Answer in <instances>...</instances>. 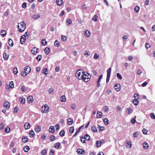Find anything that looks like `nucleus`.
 Masks as SVG:
<instances>
[{"label": "nucleus", "instance_id": "nucleus-1", "mask_svg": "<svg viewBox=\"0 0 155 155\" xmlns=\"http://www.w3.org/2000/svg\"><path fill=\"white\" fill-rule=\"evenodd\" d=\"M18 30L20 32H23L26 28V24L24 21L19 23L18 25Z\"/></svg>", "mask_w": 155, "mask_h": 155}, {"label": "nucleus", "instance_id": "nucleus-2", "mask_svg": "<svg viewBox=\"0 0 155 155\" xmlns=\"http://www.w3.org/2000/svg\"><path fill=\"white\" fill-rule=\"evenodd\" d=\"M29 32H27L25 33V35H22L21 36L20 39V42L21 44H23L25 41L26 38L28 37V35Z\"/></svg>", "mask_w": 155, "mask_h": 155}, {"label": "nucleus", "instance_id": "nucleus-3", "mask_svg": "<svg viewBox=\"0 0 155 155\" xmlns=\"http://www.w3.org/2000/svg\"><path fill=\"white\" fill-rule=\"evenodd\" d=\"M87 74H88V76L90 75V74H88V73H87ZM82 75H81V76L80 77V79H83L84 80V81L85 82L88 81L90 79L91 76L90 75V77H89L88 76L87 78H86L87 76L86 74L84 73H84H82Z\"/></svg>", "mask_w": 155, "mask_h": 155}, {"label": "nucleus", "instance_id": "nucleus-4", "mask_svg": "<svg viewBox=\"0 0 155 155\" xmlns=\"http://www.w3.org/2000/svg\"><path fill=\"white\" fill-rule=\"evenodd\" d=\"M49 107L48 106L47 104L45 105L44 106H43L41 108V111L43 113H46L48 111Z\"/></svg>", "mask_w": 155, "mask_h": 155}, {"label": "nucleus", "instance_id": "nucleus-5", "mask_svg": "<svg viewBox=\"0 0 155 155\" xmlns=\"http://www.w3.org/2000/svg\"><path fill=\"white\" fill-rule=\"evenodd\" d=\"M81 72H82V73H84V70L82 69H79L78 70L76 73V76L78 78L79 80H80V77L81 75Z\"/></svg>", "mask_w": 155, "mask_h": 155}, {"label": "nucleus", "instance_id": "nucleus-6", "mask_svg": "<svg viewBox=\"0 0 155 155\" xmlns=\"http://www.w3.org/2000/svg\"><path fill=\"white\" fill-rule=\"evenodd\" d=\"M38 49L35 47H34L32 48L31 50V52L33 54H36L38 52Z\"/></svg>", "mask_w": 155, "mask_h": 155}, {"label": "nucleus", "instance_id": "nucleus-7", "mask_svg": "<svg viewBox=\"0 0 155 155\" xmlns=\"http://www.w3.org/2000/svg\"><path fill=\"white\" fill-rule=\"evenodd\" d=\"M114 87L115 90L117 91H119L120 89V84H116L114 86Z\"/></svg>", "mask_w": 155, "mask_h": 155}, {"label": "nucleus", "instance_id": "nucleus-8", "mask_svg": "<svg viewBox=\"0 0 155 155\" xmlns=\"http://www.w3.org/2000/svg\"><path fill=\"white\" fill-rule=\"evenodd\" d=\"M31 70L29 66H27L25 68L24 71L28 74L30 72Z\"/></svg>", "mask_w": 155, "mask_h": 155}, {"label": "nucleus", "instance_id": "nucleus-9", "mask_svg": "<svg viewBox=\"0 0 155 155\" xmlns=\"http://www.w3.org/2000/svg\"><path fill=\"white\" fill-rule=\"evenodd\" d=\"M41 127L38 125H37L35 128V131L37 133H39L41 131Z\"/></svg>", "mask_w": 155, "mask_h": 155}, {"label": "nucleus", "instance_id": "nucleus-10", "mask_svg": "<svg viewBox=\"0 0 155 155\" xmlns=\"http://www.w3.org/2000/svg\"><path fill=\"white\" fill-rule=\"evenodd\" d=\"M27 100L29 103H32L33 101V97L31 96H29L27 98Z\"/></svg>", "mask_w": 155, "mask_h": 155}, {"label": "nucleus", "instance_id": "nucleus-11", "mask_svg": "<svg viewBox=\"0 0 155 155\" xmlns=\"http://www.w3.org/2000/svg\"><path fill=\"white\" fill-rule=\"evenodd\" d=\"M4 106L7 109H9L10 107V104L9 103L8 101H5L4 104Z\"/></svg>", "mask_w": 155, "mask_h": 155}, {"label": "nucleus", "instance_id": "nucleus-12", "mask_svg": "<svg viewBox=\"0 0 155 155\" xmlns=\"http://www.w3.org/2000/svg\"><path fill=\"white\" fill-rule=\"evenodd\" d=\"M40 17V15L39 14H35L32 16V18L35 19H37Z\"/></svg>", "mask_w": 155, "mask_h": 155}, {"label": "nucleus", "instance_id": "nucleus-13", "mask_svg": "<svg viewBox=\"0 0 155 155\" xmlns=\"http://www.w3.org/2000/svg\"><path fill=\"white\" fill-rule=\"evenodd\" d=\"M143 148L145 149H148L149 147V146L148 144L146 142H145L143 143Z\"/></svg>", "mask_w": 155, "mask_h": 155}, {"label": "nucleus", "instance_id": "nucleus-14", "mask_svg": "<svg viewBox=\"0 0 155 155\" xmlns=\"http://www.w3.org/2000/svg\"><path fill=\"white\" fill-rule=\"evenodd\" d=\"M103 116V114L101 111H98L97 112V118H101Z\"/></svg>", "mask_w": 155, "mask_h": 155}, {"label": "nucleus", "instance_id": "nucleus-15", "mask_svg": "<svg viewBox=\"0 0 155 155\" xmlns=\"http://www.w3.org/2000/svg\"><path fill=\"white\" fill-rule=\"evenodd\" d=\"M54 128L53 126H51L50 127L49 132L51 133H53L54 132Z\"/></svg>", "mask_w": 155, "mask_h": 155}, {"label": "nucleus", "instance_id": "nucleus-16", "mask_svg": "<svg viewBox=\"0 0 155 155\" xmlns=\"http://www.w3.org/2000/svg\"><path fill=\"white\" fill-rule=\"evenodd\" d=\"M56 3L59 6H61L63 4V0H56Z\"/></svg>", "mask_w": 155, "mask_h": 155}, {"label": "nucleus", "instance_id": "nucleus-17", "mask_svg": "<svg viewBox=\"0 0 155 155\" xmlns=\"http://www.w3.org/2000/svg\"><path fill=\"white\" fill-rule=\"evenodd\" d=\"M22 140L23 142L24 143H26L28 140V137L26 136H23L22 138Z\"/></svg>", "mask_w": 155, "mask_h": 155}, {"label": "nucleus", "instance_id": "nucleus-18", "mask_svg": "<svg viewBox=\"0 0 155 155\" xmlns=\"http://www.w3.org/2000/svg\"><path fill=\"white\" fill-rule=\"evenodd\" d=\"M24 127L26 130L29 129L30 127V124L29 123L26 122L25 123Z\"/></svg>", "mask_w": 155, "mask_h": 155}, {"label": "nucleus", "instance_id": "nucleus-19", "mask_svg": "<svg viewBox=\"0 0 155 155\" xmlns=\"http://www.w3.org/2000/svg\"><path fill=\"white\" fill-rule=\"evenodd\" d=\"M83 138L85 140H86L88 141L90 139V137L88 134H86L84 135Z\"/></svg>", "mask_w": 155, "mask_h": 155}, {"label": "nucleus", "instance_id": "nucleus-20", "mask_svg": "<svg viewBox=\"0 0 155 155\" xmlns=\"http://www.w3.org/2000/svg\"><path fill=\"white\" fill-rule=\"evenodd\" d=\"M60 100L62 102H65L66 101L65 96L64 95H62L60 98Z\"/></svg>", "mask_w": 155, "mask_h": 155}, {"label": "nucleus", "instance_id": "nucleus-21", "mask_svg": "<svg viewBox=\"0 0 155 155\" xmlns=\"http://www.w3.org/2000/svg\"><path fill=\"white\" fill-rule=\"evenodd\" d=\"M50 49L48 47H47L44 49V51L45 54L47 55L49 53Z\"/></svg>", "mask_w": 155, "mask_h": 155}, {"label": "nucleus", "instance_id": "nucleus-22", "mask_svg": "<svg viewBox=\"0 0 155 155\" xmlns=\"http://www.w3.org/2000/svg\"><path fill=\"white\" fill-rule=\"evenodd\" d=\"M56 139V137L54 135H52L50 137V140L51 141H53Z\"/></svg>", "mask_w": 155, "mask_h": 155}, {"label": "nucleus", "instance_id": "nucleus-23", "mask_svg": "<svg viewBox=\"0 0 155 155\" xmlns=\"http://www.w3.org/2000/svg\"><path fill=\"white\" fill-rule=\"evenodd\" d=\"M73 122V120L71 118H69L68 119L67 121V123L69 125H71Z\"/></svg>", "mask_w": 155, "mask_h": 155}, {"label": "nucleus", "instance_id": "nucleus-24", "mask_svg": "<svg viewBox=\"0 0 155 155\" xmlns=\"http://www.w3.org/2000/svg\"><path fill=\"white\" fill-rule=\"evenodd\" d=\"M138 98H137L136 99H134L133 101V103L134 104V105H137L139 103V101H138Z\"/></svg>", "mask_w": 155, "mask_h": 155}, {"label": "nucleus", "instance_id": "nucleus-25", "mask_svg": "<svg viewBox=\"0 0 155 155\" xmlns=\"http://www.w3.org/2000/svg\"><path fill=\"white\" fill-rule=\"evenodd\" d=\"M101 141L100 140H97L96 142V145L98 147H99L101 146Z\"/></svg>", "mask_w": 155, "mask_h": 155}, {"label": "nucleus", "instance_id": "nucleus-26", "mask_svg": "<svg viewBox=\"0 0 155 155\" xmlns=\"http://www.w3.org/2000/svg\"><path fill=\"white\" fill-rule=\"evenodd\" d=\"M6 32L5 30H2L1 31V34L2 37H4L6 35Z\"/></svg>", "mask_w": 155, "mask_h": 155}, {"label": "nucleus", "instance_id": "nucleus-27", "mask_svg": "<svg viewBox=\"0 0 155 155\" xmlns=\"http://www.w3.org/2000/svg\"><path fill=\"white\" fill-rule=\"evenodd\" d=\"M91 130L94 132H96L97 131V130L95 126H93L91 127Z\"/></svg>", "mask_w": 155, "mask_h": 155}, {"label": "nucleus", "instance_id": "nucleus-28", "mask_svg": "<svg viewBox=\"0 0 155 155\" xmlns=\"http://www.w3.org/2000/svg\"><path fill=\"white\" fill-rule=\"evenodd\" d=\"M111 68H110L108 69L107 71V76H110L111 72Z\"/></svg>", "mask_w": 155, "mask_h": 155}, {"label": "nucleus", "instance_id": "nucleus-29", "mask_svg": "<svg viewBox=\"0 0 155 155\" xmlns=\"http://www.w3.org/2000/svg\"><path fill=\"white\" fill-rule=\"evenodd\" d=\"M3 58L5 60H7L8 58V55L6 53H5L3 54Z\"/></svg>", "mask_w": 155, "mask_h": 155}, {"label": "nucleus", "instance_id": "nucleus-30", "mask_svg": "<svg viewBox=\"0 0 155 155\" xmlns=\"http://www.w3.org/2000/svg\"><path fill=\"white\" fill-rule=\"evenodd\" d=\"M42 73L46 75H47L48 73V69L47 68L44 69L43 70Z\"/></svg>", "mask_w": 155, "mask_h": 155}, {"label": "nucleus", "instance_id": "nucleus-31", "mask_svg": "<svg viewBox=\"0 0 155 155\" xmlns=\"http://www.w3.org/2000/svg\"><path fill=\"white\" fill-rule=\"evenodd\" d=\"M30 148L28 146H26L23 149V150L25 152H27L28 151Z\"/></svg>", "mask_w": 155, "mask_h": 155}, {"label": "nucleus", "instance_id": "nucleus-32", "mask_svg": "<svg viewBox=\"0 0 155 155\" xmlns=\"http://www.w3.org/2000/svg\"><path fill=\"white\" fill-rule=\"evenodd\" d=\"M20 100H21L20 102L21 104H24L25 102V99L22 97H21L20 98Z\"/></svg>", "mask_w": 155, "mask_h": 155}, {"label": "nucleus", "instance_id": "nucleus-33", "mask_svg": "<svg viewBox=\"0 0 155 155\" xmlns=\"http://www.w3.org/2000/svg\"><path fill=\"white\" fill-rule=\"evenodd\" d=\"M61 39L63 41H65L67 40V37L64 35H62L61 36Z\"/></svg>", "mask_w": 155, "mask_h": 155}, {"label": "nucleus", "instance_id": "nucleus-34", "mask_svg": "<svg viewBox=\"0 0 155 155\" xmlns=\"http://www.w3.org/2000/svg\"><path fill=\"white\" fill-rule=\"evenodd\" d=\"M84 35H86V37H88L90 35V32L88 30H86L85 32Z\"/></svg>", "mask_w": 155, "mask_h": 155}, {"label": "nucleus", "instance_id": "nucleus-35", "mask_svg": "<svg viewBox=\"0 0 155 155\" xmlns=\"http://www.w3.org/2000/svg\"><path fill=\"white\" fill-rule=\"evenodd\" d=\"M47 42L45 39H42L41 41V44L42 45H45L47 44Z\"/></svg>", "mask_w": 155, "mask_h": 155}, {"label": "nucleus", "instance_id": "nucleus-36", "mask_svg": "<svg viewBox=\"0 0 155 155\" xmlns=\"http://www.w3.org/2000/svg\"><path fill=\"white\" fill-rule=\"evenodd\" d=\"M65 131L64 130H61L59 133V135L62 137H63L64 136Z\"/></svg>", "mask_w": 155, "mask_h": 155}, {"label": "nucleus", "instance_id": "nucleus-37", "mask_svg": "<svg viewBox=\"0 0 155 155\" xmlns=\"http://www.w3.org/2000/svg\"><path fill=\"white\" fill-rule=\"evenodd\" d=\"M127 110L128 111V114H130L132 112V109L130 107L128 108L127 109Z\"/></svg>", "mask_w": 155, "mask_h": 155}, {"label": "nucleus", "instance_id": "nucleus-38", "mask_svg": "<svg viewBox=\"0 0 155 155\" xmlns=\"http://www.w3.org/2000/svg\"><path fill=\"white\" fill-rule=\"evenodd\" d=\"M42 57V55H39L36 58V59L38 61H41Z\"/></svg>", "mask_w": 155, "mask_h": 155}, {"label": "nucleus", "instance_id": "nucleus-39", "mask_svg": "<svg viewBox=\"0 0 155 155\" xmlns=\"http://www.w3.org/2000/svg\"><path fill=\"white\" fill-rule=\"evenodd\" d=\"M54 45L55 46L57 47H59L60 45V43L58 42L57 40H55L54 42Z\"/></svg>", "mask_w": 155, "mask_h": 155}, {"label": "nucleus", "instance_id": "nucleus-40", "mask_svg": "<svg viewBox=\"0 0 155 155\" xmlns=\"http://www.w3.org/2000/svg\"><path fill=\"white\" fill-rule=\"evenodd\" d=\"M140 9V7L137 5L134 8V11L136 12H139Z\"/></svg>", "mask_w": 155, "mask_h": 155}, {"label": "nucleus", "instance_id": "nucleus-41", "mask_svg": "<svg viewBox=\"0 0 155 155\" xmlns=\"http://www.w3.org/2000/svg\"><path fill=\"white\" fill-rule=\"evenodd\" d=\"M97 128L99 129L100 131H102L104 129V127H103L99 125L97 126Z\"/></svg>", "mask_w": 155, "mask_h": 155}, {"label": "nucleus", "instance_id": "nucleus-42", "mask_svg": "<svg viewBox=\"0 0 155 155\" xmlns=\"http://www.w3.org/2000/svg\"><path fill=\"white\" fill-rule=\"evenodd\" d=\"M10 129L9 127H7L5 129V132L7 133H9L10 131Z\"/></svg>", "mask_w": 155, "mask_h": 155}, {"label": "nucleus", "instance_id": "nucleus-43", "mask_svg": "<svg viewBox=\"0 0 155 155\" xmlns=\"http://www.w3.org/2000/svg\"><path fill=\"white\" fill-rule=\"evenodd\" d=\"M8 44L11 46H12L13 45V42L11 39L8 40Z\"/></svg>", "mask_w": 155, "mask_h": 155}, {"label": "nucleus", "instance_id": "nucleus-44", "mask_svg": "<svg viewBox=\"0 0 155 155\" xmlns=\"http://www.w3.org/2000/svg\"><path fill=\"white\" fill-rule=\"evenodd\" d=\"M10 88H13L14 87V84L13 81H11L9 83V85Z\"/></svg>", "mask_w": 155, "mask_h": 155}, {"label": "nucleus", "instance_id": "nucleus-45", "mask_svg": "<svg viewBox=\"0 0 155 155\" xmlns=\"http://www.w3.org/2000/svg\"><path fill=\"white\" fill-rule=\"evenodd\" d=\"M104 122L106 125H107L109 123V121L108 119L107 118H105L104 119Z\"/></svg>", "mask_w": 155, "mask_h": 155}, {"label": "nucleus", "instance_id": "nucleus-46", "mask_svg": "<svg viewBox=\"0 0 155 155\" xmlns=\"http://www.w3.org/2000/svg\"><path fill=\"white\" fill-rule=\"evenodd\" d=\"M29 134L30 135V137H33L35 135V133L33 130H31L29 133Z\"/></svg>", "mask_w": 155, "mask_h": 155}, {"label": "nucleus", "instance_id": "nucleus-47", "mask_svg": "<svg viewBox=\"0 0 155 155\" xmlns=\"http://www.w3.org/2000/svg\"><path fill=\"white\" fill-rule=\"evenodd\" d=\"M97 15H94L92 18V19L94 21H97Z\"/></svg>", "mask_w": 155, "mask_h": 155}, {"label": "nucleus", "instance_id": "nucleus-48", "mask_svg": "<svg viewBox=\"0 0 155 155\" xmlns=\"http://www.w3.org/2000/svg\"><path fill=\"white\" fill-rule=\"evenodd\" d=\"M60 143L59 142L56 143L54 145V147L58 149L60 147Z\"/></svg>", "mask_w": 155, "mask_h": 155}, {"label": "nucleus", "instance_id": "nucleus-49", "mask_svg": "<svg viewBox=\"0 0 155 155\" xmlns=\"http://www.w3.org/2000/svg\"><path fill=\"white\" fill-rule=\"evenodd\" d=\"M74 127H70V130H69V131H70V133L71 134L73 133L74 132Z\"/></svg>", "mask_w": 155, "mask_h": 155}, {"label": "nucleus", "instance_id": "nucleus-50", "mask_svg": "<svg viewBox=\"0 0 155 155\" xmlns=\"http://www.w3.org/2000/svg\"><path fill=\"white\" fill-rule=\"evenodd\" d=\"M27 90V87L25 86H22L21 88V90L22 91L25 92Z\"/></svg>", "mask_w": 155, "mask_h": 155}, {"label": "nucleus", "instance_id": "nucleus-51", "mask_svg": "<svg viewBox=\"0 0 155 155\" xmlns=\"http://www.w3.org/2000/svg\"><path fill=\"white\" fill-rule=\"evenodd\" d=\"M94 58L95 59H98L99 58V55L97 53H95L94 54Z\"/></svg>", "mask_w": 155, "mask_h": 155}, {"label": "nucleus", "instance_id": "nucleus-52", "mask_svg": "<svg viewBox=\"0 0 155 155\" xmlns=\"http://www.w3.org/2000/svg\"><path fill=\"white\" fill-rule=\"evenodd\" d=\"M117 78L119 80H121L122 79V77L121 74L119 73H117Z\"/></svg>", "mask_w": 155, "mask_h": 155}, {"label": "nucleus", "instance_id": "nucleus-53", "mask_svg": "<svg viewBox=\"0 0 155 155\" xmlns=\"http://www.w3.org/2000/svg\"><path fill=\"white\" fill-rule=\"evenodd\" d=\"M13 71L15 74H16L18 73V71L17 68H14L13 69Z\"/></svg>", "mask_w": 155, "mask_h": 155}, {"label": "nucleus", "instance_id": "nucleus-54", "mask_svg": "<svg viewBox=\"0 0 155 155\" xmlns=\"http://www.w3.org/2000/svg\"><path fill=\"white\" fill-rule=\"evenodd\" d=\"M72 22V21L70 19H68L67 20V23H68L67 24L68 25L71 24Z\"/></svg>", "mask_w": 155, "mask_h": 155}, {"label": "nucleus", "instance_id": "nucleus-55", "mask_svg": "<svg viewBox=\"0 0 155 155\" xmlns=\"http://www.w3.org/2000/svg\"><path fill=\"white\" fill-rule=\"evenodd\" d=\"M27 74L24 71H22L21 73V75L24 77H25Z\"/></svg>", "mask_w": 155, "mask_h": 155}, {"label": "nucleus", "instance_id": "nucleus-56", "mask_svg": "<svg viewBox=\"0 0 155 155\" xmlns=\"http://www.w3.org/2000/svg\"><path fill=\"white\" fill-rule=\"evenodd\" d=\"M151 46V45L148 43H147L145 44V47L147 49H148L149 48H150Z\"/></svg>", "mask_w": 155, "mask_h": 155}, {"label": "nucleus", "instance_id": "nucleus-57", "mask_svg": "<svg viewBox=\"0 0 155 155\" xmlns=\"http://www.w3.org/2000/svg\"><path fill=\"white\" fill-rule=\"evenodd\" d=\"M5 126L4 125L3 123H1L0 124V129L1 130H2L4 128Z\"/></svg>", "mask_w": 155, "mask_h": 155}, {"label": "nucleus", "instance_id": "nucleus-58", "mask_svg": "<svg viewBox=\"0 0 155 155\" xmlns=\"http://www.w3.org/2000/svg\"><path fill=\"white\" fill-rule=\"evenodd\" d=\"M138 134L137 132H135L133 133V136L135 138H137L138 137Z\"/></svg>", "mask_w": 155, "mask_h": 155}, {"label": "nucleus", "instance_id": "nucleus-59", "mask_svg": "<svg viewBox=\"0 0 155 155\" xmlns=\"http://www.w3.org/2000/svg\"><path fill=\"white\" fill-rule=\"evenodd\" d=\"M134 97L135 99H136L137 98H138V99H139L140 98L139 95L137 93H135L134 94Z\"/></svg>", "mask_w": 155, "mask_h": 155}, {"label": "nucleus", "instance_id": "nucleus-60", "mask_svg": "<svg viewBox=\"0 0 155 155\" xmlns=\"http://www.w3.org/2000/svg\"><path fill=\"white\" fill-rule=\"evenodd\" d=\"M150 117L152 119H155V116L153 113H152L150 114Z\"/></svg>", "mask_w": 155, "mask_h": 155}, {"label": "nucleus", "instance_id": "nucleus-61", "mask_svg": "<svg viewBox=\"0 0 155 155\" xmlns=\"http://www.w3.org/2000/svg\"><path fill=\"white\" fill-rule=\"evenodd\" d=\"M142 132L144 134H146L147 132V130L145 128H143V130Z\"/></svg>", "mask_w": 155, "mask_h": 155}, {"label": "nucleus", "instance_id": "nucleus-62", "mask_svg": "<svg viewBox=\"0 0 155 155\" xmlns=\"http://www.w3.org/2000/svg\"><path fill=\"white\" fill-rule=\"evenodd\" d=\"M47 153V151L45 150H43L41 152V154L43 155H46Z\"/></svg>", "mask_w": 155, "mask_h": 155}, {"label": "nucleus", "instance_id": "nucleus-63", "mask_svg": "<svg viewBox=\"0 0 155 155\" xmlns=\"http://www.w3.org/2000/svg\"><path fill=\"white\" fill-rule=\"evenodd\" d=\"M49 93L53 94L54 93V90L53 88H50L49 90Z\"/></svg>", "mask_w": 155, "mask_h": 155}, {"label": "nucleus", "instance_id": "nucleus-64", "mask_svg": "<svg viewBox=\"0 0 155 155\" xmlns=\"http://www.w3.org/2000/svg\"><path fill=\"white\" fill-rule=\"evenodd\" d=\"M54 153V151L52 150H51L49 152V155H53Z\"/></svg>", "mask_w": 155, "mask_h": 155}]
</instances>
